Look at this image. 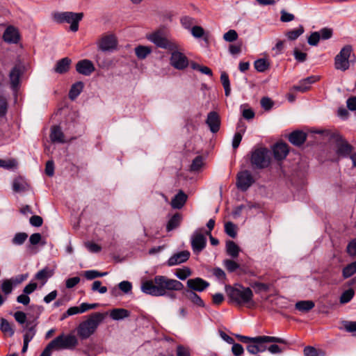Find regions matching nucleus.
<instances>
[{
    "mask_svg": "<svg viewBox=\"0 0 356 356\" xmlns=\"http://www.w3.org/2000/svg\"><path fill=\"white\" fill-rule=\"evenodd\" d=\"M184 288L179 280L169 278L165 275H156L152 280H146L141 284V291L152 296H168L175 299L176 295L172 291H180Z\"/></svg>",
    "mask_w": 356,
    "mask_h": 356,
    "instance_id": "nucleus-1",
    "label": "nucleus"
},
{
    "mask_svg": "<svg viewBox=\"0 0 356 356\" xmlns=\"http://www.w3.org/2000/svg\"><path fill=\"white\" fill-rule=\"evenodd\" d=\"M225 291L230 300L238 305H245L248 308L255 306L253 292L249 287H245L241 284L237 287L226 285Z\"/></svg>",
    "mask_w": 356,
    "mask_h": 356,
    "instance_id": "nucleus-2",
    "label": "nucleus"
},
{
    "mask_svg": "<svg viewBox=\"0 0 356 356\" xmlns=\"http://www.w3.org/2000/svg\"><path fill=\"white\" fill-rule=\"evenodd\" d=\"M104 320V314L100 312H95L88 318L79 323L76 328L77 334L82 340L88 339L93 334L99 324Z\"/></svg>",
    "mask_w": 356,
    "mask_h": 356,
    "instance_id": "nucleus-3",
    "label": "nucleus"
},
{
    "mask_svg": "<svg viewBox=\"0 0 356 356\" xmlns=\"http://www.w3.org/2000/svg\"><path fill=\"white\" fill-rule=\"evenodd\" d=\"M236 337L242 343H255L258 348L259 353H264L267 350L268 348L266 345V343H278L282 344L288 343L286 339L277 337L258 336L255 337H250L247 336L238 334L236 335Z\"/></svg>",
    "mask_w": 356,
    "mask_h": 356,
    "instance_id": "nucleus-4",
    "label": "nucleus"
},
{
    "mask_svg": "<svg viewBox=\"0 0 356 356\" xmlns=\"http://www.w3.org/2000/svg\"><path fill=\"white\" fill-rule=\"evenodd\" d=\"M83 17V13L56 12L52 15L54 22L58 24L67 23L70 24V29L72 32L79 30V24Z\"/></svg>",
    "mask_w": 356,
    "mask_h": 356,
    "instance_id": "nucleus-5",
    "label": "nucleus"
},
{
    "mask_svg": "<svg viewBox=\"0 0 356 356\" xmlns=\"http://www.w3.org/2000/svg\"><path fill=\"white\" fill-rule=\"evenodd\" d=\"M355 61V56L353 54L351 45L344 46L339 53L334 58V67L337 70L346 71L349 69L350 63Z\"/></svg>",
    "mask_w": 356,
    "mask_h": 356,
    "instance_id": "nucleus-6",
    "label": "nucleus"
},
{
    "mask_svg": "<svg viewBox=\"0 0 356 356\" xmlns=\"http://www.w3.org/2000/svg\"><path fill=\"white\" fill-rule=\"evenodd\" d=\"M78 344V340L74 335L63 334L53 339L49 346L52 350L73 349Z\"/></svg>",
    "mask_w": 356,
    "mask_h": 356,
    "instance_id": "nucleus-7",
    "label": "nucleus"
},
{
    "mask_svg": "<svg viewBox=\"0 0 356 356\" xmlns=\"http://www.w3.org/2000/svg\"><path fill=\"white\" fill-rule=\"evenodd\" d=\"M270 161V152L266 147L256 149L252 153L251 163L257 168L262 169L268 166Z\"/></svg>",
    "mask_w": 356,
    "mask_h": 356,
    "instance_id": "nucleus-8",
    "label": "nucleus"
},
{
    "mask_svg": "<svg viewBox=\"0 0 356 356\" xmlns=\"http://www.w3.org/2000/svg\"><path fill=\"white\" fill-rule=\"evenodd\" d=\"M147 38L156 46L163 48L169 51L177 49V44L166 38H165L160 31H156L147 36Z\"/></svg>",
    "mask_w": 356,
    "mask_h": 356,
    "instance_id": "nucleus-9",
    "label": "nucleus"
},
{
    "mask_svg": "<svg viewBox=\"0 0 356 356\" xmlns=\"http://www.w3.org/2000/svg\"><path fill=\"white\" fill-rule=\"evenodd\" d=\"M98 49L102 51H113L117 48L118 39L113 33L103 35L97 42Z\"/></svg>",
    "mask_w": 356,
    "mask_h": 356,
    "instance_id": "nucleus-10",
    "label": "nucleus"
},
{
    "mask_svg": "<svg viewBox=\"0 0 356 356\" xmlns=\"http://www.w3.org/2000/svg\"><path fill=\"white\" fill-rule=\"evenodd\" d=\"M254 182L253 176L248 170L241 171L237 174L236 184L239 190L242 191H247Z\"/></svg>",
    "mask_w": 356,
    "mask_h": 356,
    "instance_id": "nucleus-11",
    "label": "nucleus"
},
{
    "mask_svg": "<svg viewBox=\"0 0 356 356\" xmlns=\"http://www.w3.org/2000/svg\"><path fill=\"white\" fill-rule=\"evenodd\" d=\"M170 58V65L175 69L183 70L186 69L189 64L188 58L181 52L174 49L172 51Z\"/></svg>",
    "mask_w": 356,
    "mask_h": 356,
    "instance_id": "nucleus-12",
    "label": "nucleus"
},
{
    "mask_svg": "<svg viewBox=\"0 0 356 356\" xmlns=\"http://www.w3.org/2000/svg\"><path fill=\"white\" fill-rule=\"evenodd\" d=\"M191 247L195 254H200L206 247L207 238L200 231L194 232L191 239Z\"/></svg>",
    "mask_w": 356,
    "mask_h": 356,
    "instance_id": "nucleus-13",
    "label": "nucleus"
},
{
    "mask_svg": "<svg viewBox=\"0 0 356 356\" xmlns=\"http://www.w3.org/2000/svg\"><path fill=\"white\" fill-rule=\"evenodd\" d=\"M353 147L341 137L336 140L335 152L339 157L346 158L351 156Z\"/></svg>",
    "mask_w": 356,
    "mask_h": 356,
    "instance_id": "nucleus-14",
    "label": "nucleus"
},
{
    "mask_svg": "<svg viewBox=\"0 0 356 356\" xmlns=\"http://www.w3.org/2000/svg\"><path fill=\"white\" fill-rule=\"evenodd\" d=\"M189 291L202 292L210 285L209 282L200 277L189 279L186 282Z\"/></svg>",
    "mask_w": 356,
    "mask_h": 356,
    "instance_id": "nucleus-15",
    "label": "nucleus"
},
{
    "mask_svg": "<svg viewBox=\"0 0 356 356\" xmlns=\"http://www.w3.org/2000/svg\"><path fill=\"white\" fill-rule=\"evenodd\" d=\"M206 124L213 134L217 133L220 127V118L216 111H211L208 113Z\"/></svg>",
    "mask_w": 356,
    "mask_h": 356,
    "instance_id": "nucleus-16",
    "label": "nucleus"
},
{
    "mask_svg": "<svg viewBox=\"0 0 356 356\" xmlns=\"http://www.w3.org/2000/svg\"><path fill=\"white\" fill-rule=\"evenodd\" d=\"M76 70L79 74L90 76L95 70V67L91 60L83 59L76 63Z\"/></svg>",
    "mask_w": 356,
    "mask_h": 356,
    "instance_id": "nucleus-17",
    "label": "nucleus"
},
{
    "mask_svg": "<svg viewBox=\"0 0 356 356\" xmlns=\"http://www.w3.org/2000/svg\"><path fill=\"white\" fill-rule=\"evenodd\" d=\"M190 252L183 250L172 254L167 261L168 266H173L181 264L188 260L190 257Z\"/></svg>",
    "mask_w": 356,
    "mask_h": 356,
    "instance_id": "nucleus-18",
    "label": "nucleus"
},
{
    "mask_svg": "<svg viewBox=\"0 0 356 356\" xmlns=\"http://www.w3.org/2000/svg\"><path fill=\"white\" fill-rule=\"evenodd\" d=\"M3 39L7 43L17 44L20 40V35L16 28L9 26L3 33Z\"/></svg>",
    "mask_w": 356,
    "mask_h": 356,
    "instance_id": "nucleus-19",
    "label": "nucleus"
},
{
    "mask_svg": "<svg viewBox=\"0 0 356 356\" xmlns=\"http://www.w3.org/2000/svg\"><path fill=\"white\" fill-rule=\"evenodd\" d=\"M273 152L275 159L281 161L284 159L289 153L288 145L283 142L277 143L273 146Z\"/></svg>",
    "mask_w": 356,
    "mask_h": 356,
    "instance_id": "nucleus-20",
    "label": "nucleus"
},
{
    "mask_svg": "<svg viewBox=\"0 0 356 356\" xmlns=\"http://www.w3.org/2000/svg\"><path fill=\"white\" fill-rule=\"evenodd\" d=\"M307 139V134L302 131L296 130L292 131L289 136V140L296 146L302 145Z\"/></svg>",
    "mask_w": 356,
    "mask_h": 356,
    "instance_id": "nucleus-21",
    "label": "nucleus"
},
{
    "mask_svg": "<svg viewBox=\"0 0 356 356\" xmlns=\"http://www.w3.org/2000/svg\"><path fill=\"white\" fill-rule=\"evenodd\" d=\"M183 293L185 296V297L188 300H189L193 305L200 307H205V303L204 300L195 292L189 291L188 289H186L184 290Z\"/></svg>",
    "mask_w": 356,
    "mask_h": 356,
    "instance_id": "nucleus-22",
    "label": "nucleus"
},
{
    "mask_svg": "<svg viewBox=\"0 0 356 356\" xmlns=\"http://www.w3.org/2000/svg\"><path fill=\"white\" fill-rule=\"evenodd\" d=\"M21 76V71L17 66L14 67L9 74L10 81V87L12 90H17L19 86V79Z\"/></svg>",
    "mask_w": 356,
    "mask_h": 356,
    "instance_id": "nucleus-23",
    "label": "nucleus"
},
{
    "mask_svg": "<svg viewBox=\"0 0 356 356\" xmlns=\"http://www.w3.org/2000/svg\"><path fill=\"white\" fill-rule=\"evenodd\" d=\"M50 138L53 143H65L64 134L59 126H54L51 127Z\"/></svg>",
    "mask_w": 356,
    "mask_h": 356,
    "instance_id": "nucleus-24",
    "label": "nucleus"
},
{
    "mask_svg": "<svg viewBox=\"0 0 356 356\" xmlns=\"http://www.w3.org/2000/svg\"><path fill=\"white\" fill-rule=\"evenodd\" d=\"M71 62V59L67 57L58 60L54 67V71L60 74L66 73L69 71Z\"/></svg>",
    "mask_w": 356,
    "mask_h": 356,
    "instance_id": "nucleus-25",
    "label": "nucleus"
},
{
    "mask_svg": "<svg viewBox=\"0 0 356 356\" xmlns=\"http://www.w3.org/2000/svg\"><path fill=\"white\" fill-rule=\"evenodd\" d=\"M187 200V195L180 191L172 200L171 206L173 209H181Z\"/></svg>",
    "mask_w": 356,
    "mask_h": 356,
    "instance_id": "nucleus-26",
    "label": "nucleus"
},
{
    "mask_svg": "<svg viewBox=\"0 0 356 356\" xmlns=\"http://www.w3.org/2000/svg\"><path fill=\"white\" fill-rule=\"evenodd\" d=\"M237 129L238 131L235 133L233 140H232V147L234 149H236L238 147L241 141L243 138V135L245 131L246 127L242 122H239L237 125Z\"/></svg>",
    "mask_w": 356,
    "mask_h": 356,
    "instance_id": "nucleus-27",
    "label": "nucleus"
},
{
    "mask_svg": "<svg viewBox=\"0 0 356 356\" xmlns=\"http://www.w3.org/2000/svg\"><path fill=\"white\" fill-rule=\"evenodd\" d=\"M52 275L53 270L48 267H45L35 274V279L41 281L42 284L44 285Z\"/></svg>",
    "mask_w": 356,
    "mask_h": 356,
    "instance_id": "nucleus-28",
    "label": "nucleus"
},
{
    "mask_svg": "<svg viewBox=\"0 0 356 356\" xmlns=\"http://www.w3.org/2000/svg\"><path fill=\"white\" fill-rule=\"evenodd\" d=\"M182 220V216L179 213H176L174 214L168 220L167 225H166V230L167 232H170L177 227H178L181 223V221Z\"/></svg>",
    "mask_w": 356,
    "mask_h": 356,
    "instance_id": "nucleus-29",
    "label": "nucleus"
},
{
    "mask_svg": "<svg viewBox=\"0 0 356 356\" xmlns=\"http://www.w3.org/2000/svg\"><path fill=\"white\" fill-rule=\"evenodd\" d=\"M111 318L115 321L122 320L130 316V312L127 309L118 308L114 309L111 312Z\"/></svg>",
    "mask_w": 356,
    "mask_h": 356,
    "instance_id": "nucleus-30",
    "label": "nucleus"
},
{
    "mask_svg": "<svg viewBox=\"0 0 356 356\" xmlns=\"http://www.w3.org/2000/svg\"><path fill=\"white\" fill-rule=\"evenodd\" d=\"M315 306L312 300H300L296 303L295 307L297 310L302 312H308Z\"/></svg>",
    "mask_w": 356,
    "mask_h": 356,
    "instance_id": "nucleus-31",
    "label": "nucleus"
},
{
    "mask_svg": "<svg viewBox=\"0 0 356 356\" xmlns=\"http://www.w3.org/2000/svg\"><path fill=\"white\" fill-rule=\"evenodd\" d=\"M83 88V83L81 81H77L74 83L69 92V98L71 100H74L81 92Z\"/></svg>",
    "mask_w": 356,
    "mask_h": 356,
    "instance_id": "nucleus-32",
    "label": "nucleus"
},
{
    "mask_svg": "<svg viewBox=\"0 0 356 356\" xmlns=\"http://www.w3.org/2000/svg\"><path fill=\"white\" fill-rule=\"evenodd\" d=\"M227 254L232 258H236L238 256L239 247L232 241H228L226 243Z\"/></svg>",
    "mask_w": 356,
    "mask_h": 356,
    "instance_id": "nucleus-33",
    "label": "nucleus"
},
{
    "mask_svg": "<svg viewBox=\"0 0 356 356\" xmlns=\"http://www.w3.org/2000/svg\"><path fill=\"white\" fill-rule=\"evenodd\" d=\"M152 52V48L147 46L138 45L135 48V54L138 59H145Z\"/></svg>",
    "mask_w": 356,
    "mask_h": 356,
    "instance_id": "nucleus-34",
    "label": "nucleus"
},
{
    "mask_svg": "<svg viewBox=\"0 0 356 356\" xmlns=\"http://www.w3.org/2000/svg\"><path fill=\"white\" fill-rule=\"evenodd\" d=\"M0 330L3 333L9 337H12L15 333L11 324L6 319L4 318H2L1 320Z\"/></svg>",
    "mask_w": 356,
    "mask_h": 356,
    "instance_id": "nucleus-35",
    "label": "nucleus"
},
{
    "mask_svg": "<svg viewBox=\"0 0 356 356\" xmlns=\"http://www.w3.org/2000/svg\"><path fill=\"white\" fill-rule=\"evenodd\" d=\"M220 81L222 85L225 89V96H229L231 93V88H230V82L228 74L223 72L220 74Z\"/></svg>",
    "mask_w": 356,
    "mask_h": 356,
    "instance_id": "nucleus-36",
    "label": "nucleus"
},
{
    "mask_svg": "<svg viewBox=\"0 0 356 356\" xmlns=\"http://www.w3.org/2000/svg\"><path fill=\"white\" fill-rule=\"evenodd\" d=\"M192 274L191 270L188 267L177 268L175 272V275L180 280H185Z\"/></svg>",
    "mask_w": 356,
    "mask_h": 356,
    "instance_id": "nucleus-37",
    "label": "nucleus"
},
{
    "mask_svg": "<svg viewBox=\"0 0 356 356\" xmlns=\"http://www.w3.org/2000/svg\"><path fill=\"white\" fill-rule=\"evenodd\" d=\"M28 238V234L25 232H17L15 234L11 240V243L14 245H22L24 243Z\"/></svg>",
    "mask_w": 356,
    "mask_h": 356,
    "instance_id": "nucleus-38",
    "label": "nucleus"
},
{
    "mask_svg": "<svg viewBox=\"0 0 356 356\" xmlns=\"http://www.w3.org/2000/svg\"><path fill=\"white\" fill-rule=\"evenodd\" d=\"M304 33V28L300 25L298 28L286 32V36L289 40H295Z\"/></svg>",
    "mask_w": 356,
    "mask_h": 356,
    "instance_id": "nucleus-39",
    "label": "nucleus"
},
{
    "mask_svg": "<svg viewBox=\"0 0 356 356\" xmlns=\"http://www.w3.org/2000/svg\"><path fill=\"white\" fill-rule=\"evenodd\" d=\"M356 273V261H353L343 268L342 275L344 279L351 277Z\"/></svg>",
    "mask_w": 356,
    "mask_h": 356,
    "instance_id": "nucleus-40",
    "label": "nucleus"
},
{
    "mask_svg": "<svg viewBox=\"0 0 356 356\" xmlns=\"http://www.w3.org/2000/svg\"><path fill=\"white\" fill-rule=\"evenodd\" d=\"M355 295V291L353 289H348L346 291H344L340 298H339V302L341 304H346L353 298Z\"/></svg>",
    "mask_w": 356,
    "mask_h": 356,
    "instance_id": "nucleus-41",
    "label": "nucleus"
},
{
    "mask_svg": "<svg viewBox=\"0 0 356 356\" xmlns=\"http://www.w3.org/2000/svg\"><path fill=\"white\" fill-rule=\"evenodd\" d=\"M30 323H27L26 327L27 330L26 331V333L24 335V341L30 342L33 338L34 337L36 330H35V325L36 324H33V325L29 327Z\"/></svg>",
    "mask_w": 356,
    "mask_h": 356,
    "instance_id": "nucleus-42",
    "label": "nucleus"
},
{
    "mask_svg": "<svg viewBox=\"0 0 356 356\" xmlns=\"http://www.w3.org/2000/svg\"><path fill=\"white\" fill-rule=\"evenodd\" d=\"M255 69L259 72H265L269 67V64L266 59L259 58L254 61Z\"/></svg>",
    "mask_w": 356,
    "mask_h": 356,
    "instance_id": "nucleus-43",
    "label": "nucleus"
},
{
    "mask_svg": "<svg viewBox=\"0 0 356 356\" xmlns=\"http://www.w3.org/2000/svg\"><path fill=\"white\" fill-rule=\"evenodd\" d=\"M223 264L229 273H234L240 268V265L238 263L231 259H225Z\"/></svg>",
    "mask_w": 356,
    "mask_h": 356,
    "instance_id": "nucleus-44",
    "label": "nucleus"
},
{
    "mask_svg": "<svg viewBox=\"0 0 356 356\" xmlns=\"http://www.w3.org/2000/svg\"><path fill=\"white\" fill-rule=\"evenodd\" d=\"M107 275V273H99L95 270H89L84 272V276L87 280H92L97 277H101Z\"/></svg>",
    "mask_w": 356,
    "mask_h": 356,
    "instance_id": "nucleus-45",
    "label": "nucleus"
},
{
    "mask_svg": "<svg viewBox=\"0 0 356 356\" xmlns=\"http://www.w3.org/2000/svg\"><path fill=\"white\" fill-rule=\"evenodd\" d=\"M236 225L232 222H227L225 224V233L232 238L236 236Z\"/></svg>",
    "mask_w": 356,
    "mask_h": 356,
    "instance_id": "nucleus-46",
    "label": "nucleus"
},
{
    "mask_svg": "<svg viewBox=\"0 0 356 356\" xmlns=\"http://www.w3.org/2000/svg\"><path fill=\"white\" fill-rule=\"evenodd\" d=\"M238 36L237 32L234 29H231L223 35V39L227 42H232L236 40Z\"/></svg>",
    "mask_w": 356,
    "mask_h": 356,
    "instance_id": "nucleus-47",
    "label": "nucleus"
},
{
    "mask_svg": "<svg viewBox=\"0 0 356 356\" xmlns=\"http://www.w3.org/2000/svg\"><path fill=\"white\" fill-rule=\"evenodd\" d=\"M1 287V290H2L3 293L5 295H8V294L11 293V292L13 291V286L10 280H9L8 279V280H3Z\"/></svg>",
    "mask_w": 356,
    "mask_h": 356,
    "instance_id": "nucleus-48",
    "label": "nucleus"
},
{
    "mask_svg": "<svg viewBox=\"0 0 356 356\" xmlns=\"http://www.w3.org/2000/svg\"><path fill=\"white\" fill-rule=\"evenodd\" d=\"M203 165V159L201 156H196L191 165V170L192 171H197Z\"/></svg>",
    "mask_w": 356,
    "mask_h": 356,
    "instance_id": "nucleus-49",
    "label": "nucleus"
},
{
    "mask_svg": "<svg viewBox=\"0 0 356 356\" xmlns=\"http://www.w3.org/2000/svg\"><path fill=\"white\" fill-rule=\"evenodd\" d=\"M181 24L184 29H188L195 23V19L189 16H184L181 18Z\"/></svg>",
    "mask_w": 356,
    "mask_h": 356,
    "instance_id": "nucleus-50",
    "label": "nucleus"
},
{
    "mask_svg": "<svg viewBox=\"0 0 356 356\" xmlns=\"http://www.w3.org/2000/svg\"><path fill=\"white\" fill-rule=\"evenodd\" d=\"M92 290L93 291H98L99 293L103 294L107 292V287L104 286H102V282L99 280H96L92 283Z\"/></svg>",
    "mask_w": 356,
    "mask_h": 356,
    "instance_id": "nucleus-51",
    "label": "nucleus"
},
{
    "mask_svg": "<svg viewBox=\"0 0 356 356\" xmlns=\"http://www.w3.org/2000/svg\"><path fill=\"white\" fill-rule=\"evenodd\" d=\"M192 35L195 38H200L204 35V30L202 26H194L191 29Z\"/></svg>",
    "mask_w": 356,
    "mask_h": 356,
    "instance_id": "nucleus-52",
    "label": "nucleus"
},
{
    "mask_svg": "<svg viewBox=\"0 0 356 356\" xmlns=\"http://www.w3.org/2000/svg\"><path fill=\"white\" fill-rule=\"evenodd\" d=\"M260 103L261 107L266 111L270 110L274 105V102L268 97L261 98Z\"/></svg>",
    "mask_w": 356,
    "mask_h": 356,
    "instance_id": "nucleus-53",
    "label": "nucleus"
},
{
    "mask_svg": "<svg viewBox=\"0 0 356 356\" xmlns=\"http://www.w3.org/2000/svg\"><path fill=\"white\" fill-rule=\"evenodd\" d=\"M118 287L124 293H129L131 291L132 284L129 281H122L119 283Z\"/></svg>",
    "mask_w": 356,
    "mask_h": 356,
    "instance_id": "nucleus-54",
    "label": "nucleus"
},
{
    "mask_svg": "<svg viewBox=\"0 0 356 356\" xmlns=\"http://www.w3.org/2000/svg\"><path fill=\"white\" fill-rule=\"evenodd\" d=\"M27 277H28V274H21V275H18L15 277H13L8 280H10L13 286V285L17 286V284H19L20 283H22V282L26 280L27 279Z\"/></svg>",
    "mask_w": 356,
    "mask_h": 356,
    "instance_id": "nucleus-55",
    "label": "nucleus"
},
{
    "mask_svg": "<svg viewBox=\"0 0 356 356\" xmlns=\"http://www.w3.org/2000/svg\"><path fill=\"white\" fill-rule=\"evenodd\" d=\"M13 188L15 192H21L25 190V184L20 179H15L13 184Z\"/></svg>",
    "mask_w": 356,
    "mask_h": 356,
    "instance_id": "nucleus-56",
    "label": "nucleus"
},
{
    "mask_svg": "<svg viewBox=\"0 0 356 356\" xmlns=\"http://www.w3.org/2000/svg\"><path fill=\"white\" fill-rule=\"evenodd\" d=\"M317 32L320 33V38L322 40H328L332 35V30L330 28H323Z\"/></svg>",
    "mask_w": 356,
    "mask_h": 356,
    "instance_id": "nucleus-57",
    "label": "nucleus"
},
{
    "mask_svg": "<svg viewBox=\"0 0 356 356\" xmlns=\"http://www.w3.org/2000/svg\"><path fill=\"white\" fill-rule=\"evenodd\" d=\"M346 250L350 256L356 257V238L348 243Z\"/></svg>",
    "mask_w": 356,
    "mask_h": 356,
    "instance_id": "nucleus-58",
    "label": "nucleus"
},
{
    "mask_svg": "<svg viewBox=\"0 0 356 356\" xmlns=\"http://www.w3.org/2000/svg\"><path fill=\"white\" fill-rule=\"evenodd\" d=\"M320 39V33L317 31L313 32L308 38V43L312 46H316L318 44Z\"/></svg>",
    "mask_w": 356,
    "mask_h": 356,
    "instance_id": "nucleus-59",
    "label": "nucleus"
},
{
    "mask_svg": "<svg viewBox=\"0 0 356 356\" xmlns=\"http://www.w3.org/2000/svg\"><path fill=\"white\" fill-rule=\"evenodd\" d=\"M8 103L3 96H0V117H3L7 113Z\"/></svg>",
    "mask_w": 356,
    "mask_h": 356,
    "instance_id": "nucleus-60",
    "label": "nucleus"
},
{
    "mask_svg": "<svg viewBox=\"0 0 356 356\" xmlns=\"http://www.w3.org/2000/svg\"><path fill=\"white\" fill-rule=\"evenodd\" d=\"M310 88V86L307 85L306 82H305V79H302L299 81V83L294 86V89L297 91H300L302 92H305L307 91Z\"/></svg>",
    "mask_w": 356,
    "mask_h": 356,
    "instance_id": "nucleus-61",
    "label": "nucleus"
},
{
    "mask_svg": "<svg viewBox=\"0 0 356 356\" xmlns=\"http://www.w3.org/2000/svg\"><path fill=\"white\" fill-rule=\"evenodd\" d=\"M232 353L235 356H241L244 352V349H243V347L242 346V345H241L240 343H234H234H232Z\"/></svg>",
    "mask_w": 356,
    "mask_h": 356,
    "instance_id": "nucleus-62",
    "label": "nucleus"
},
{
    "mask_svg": "<svg viewBox=\"0 0 356 356\" xmlns=\"http://www.w3.org/2000/svg\"><path fill=\"white\" fill-rule=\"evenodd\" d=\"M80 282V278L77 276L70 277L66 280L65 286L67 289H72L78 284Z\"/></svg>",
    "mask_w": 356,
    "mask_h": 356,
    "instance_id": "nucleus-63",
    "label": "nucleus"
},
{
    "mask_svg": "<svg viewBox=\"0 0 356 356\" xmlns=\"http://www.w3.org/2000/svg\"><path fill=\"white\" fill-rule=\"evenodd\" d=\"M177 356H190L189 349L181 345L177 347Z\"/></svg>",
    "mask_w": 356,
    "mask_h": 356,
    "instance_id": "nucleus-64",
    "label": "nucleus"
}]
</instances>
